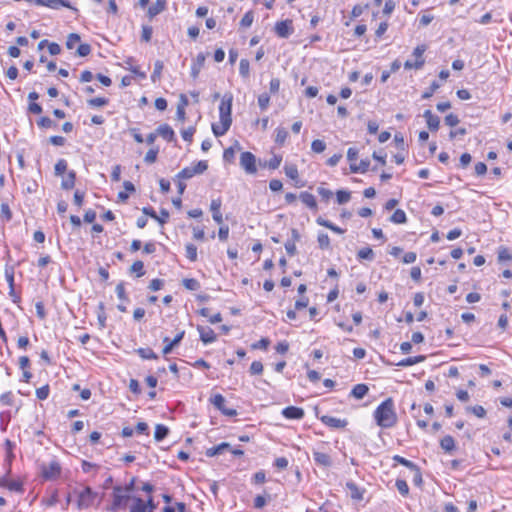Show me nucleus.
<instances>
[{"label": "nucleus", "mask_w": 512, "mask_h": 512, "mask_svg": "<svg viewBox=\"0 0 512 512\" xmlns=\"http://www.w3.org/2000/svg\"><path fill=\"white\" fill-rule=\"evenodd\" d=\"M373 417L376 424L383 429H388L395 426L398 417L395 412L393 399L389 397L381 404H379L373 413Z\"/></svg>", "instance_id": "obj_1"}, {"label": "nucleus", "mask_w": 512, "mask_h": 512, "mask_svg": "<svg viewBox=\"0 0 512 512\" xmlns=\"http://www.w3.org/2000/svg\"><path fill=\"white\" fill-rule=\"evenodd\" d=\"M112 496L113 501L111 506L109 507V510L111 512H117L120 509L126 508L128 501L132 499V497L129 494H123V487L119 485L113 488Z\"/></svg>", "instance_id": "obj_2"}, {"label": "nucleus", "mask_w": 512, "mask_h": 512, "mask_svg": "<svg viewBox=\"0 0 512 512\" xmlns=\"http://www.w3.org/2000/svg\"><path fill=\"white\" fill-rule=\"evenodd\" d=\"M97 498V493L94 492L89 486L85 487L79 494L77 500L78 509L90 508Z\"/></svg>", "instance_id": "obj_3"}, {"label": "nucleus", "mask_w": 512, "mask_h": 512, "mask_svg": "<svg viewBox=\"0 0 512 512\" xmlns=\"http://www.w3.org/2000/svg\"><path fill=\"white\" fill-rule=\"evenodd\" d=\"M240 165L248 174L257 172L256 157L251 152H242L240 155Z\"/></svg>", "instance_id": "obj_4"}, {"label": "nucleus", "mask_w": 512, "mask_h": 512, "mask_svg": "<svg viewBox=\"0 0 512 512\" xmlns=\"http://www.w3.org/2000/svg\"><path fill=\"white\" fill-rule=\"evenodd\" d=\"M232 101H233L232 94H225L223 96L220 106H219L220 120L227 119L228 121L232 122V117H231Z\"/></svg>", "instance_id": "obj_5"}, {"label": "nucleus", "mask_w": 512, "mask_h": 512, "mask_svg": "<svg viewBox=\"0 0 512 512\" xmlns=\"http://www.w3.org/2000/svg\"><path fill=\"white\" fill-rule=\"evenodd\" d=\"M210 401L225 416L234 417L238 414L236 409L226 407V400L221 394L214 395Z\"/></svg>", "instance_id": "obj_6"}, {"label": "nucleus", "mask_w": 512, "mask_h": 512, "mask_svg": "<svg viewBox=\"0 0 512 512\" xmlns=\"http://www.w3.org/2000/svg\"><path fill=\"white\" fill-rule=\"evenodd\" d=\"M293 32V22L290 19L279 21L275 24V33L280 38H288Z\"/></svg>", "instance_id": "obj_7"}, {"label": "nucleus", "mask_w": 512, "mask_h": 512, "mask_svg": "<svg viewBox=\"0 0 512 512\" xmlns=\"http://www.w3.org/2000/svg\"><path fill=\"white\" fill-rule=\"evenodd\" d=\"M61 473L60 464L56 461L50 462L48 465L43 466L42 476L47 480H53L59 477Z\"/></svg>", "instance_id": "obj_8"}, {"label": "nucleus", "mask_w": 512, "mask_h": 512, "mask_svg": "<svg viewBox=\"0 0 512 512\" xmlns=\"http://www.w3.org/2000/svg\"><path fill=\"white\" fill-rule=\"evenodd\" d=\"M281 414L289 420H301L305 416V411L300 407L288 406L281 411Z\"/></svg>", "instance_id": "obj_9"}, {"label": "nucleus", "mask_w": 512, "mask_h": 512, "mask_svg": "<svg viewBox=\"0 0 512 512\" xmlns=\"http://www.w3.org/2000/svg\"><path fill=\"white\" fill-rule=\"evenodd\" d=\"M321 422L326 426L334 429L345 428L348 424L346 419H340L329 415H324L320 418Z\"/></svg>", "instance_id": "obj_10"}, {"label": "nucleus", "mask_w": 512, "mask_h": 512, "mask_svg": "<svg viewBox=\"0 0 512 512\" xmlns=\"http://www.w3.org/2000/svg\"><path fill=\"white\" fill-rule=\"evenodd\" d=\"M197 330L200 335V340L204 344H211L216 341V334L210 327H203L201 325H198Z\"/></svg>", "instance_id": "obj_11"}, {"label": "nucleus", "mask_w": 512, "mask_h": 512, "mask_svg": "<svg viewBox=\"0 0 512 512\" xmlns=\"http://www.w3.org/2000/svg\"><path fill=\"white\" fill-rule=\"evenodd\" d=\"M184 335H185V331L183 330V331L179 332L174 337L173 340H170L169 337H164L163 342L165 343V346L162 350L163 354L168 355L169 353H171L173 348L175 346H177L182 341V339L184 338Z\"/></svg>", "instance_id": "obj_12"}, {"label": "nucleus", "mask_w": 512, "mask_h": 512, "mask_svg": "<svg viewBox=\"0 0 512 512\" xmlns=\"http://www.w3.org/2000/svg\"><path fill=\"white\" fill-rule=\"evenodd\" d=\"M206 55L204 53H198L191 65V76L196 79L204 66Z\"/></svg>", "instance_id": "obj_13"}, {"label": "nucleus", "mask_w": 512, "mask_h": 512, "mask_svg": "<svg viewBox=\"0 0 512 512\" xmlns=\"http://www.w3.org/2000/svg\"><path fill=\"white\" fill-rule=\"evenodd\" d=\"M423 117L426 119L427 126L431 131H437L439 129L440 118L434 115L431 110H425Z\"/></svg>", "instance_id": "obj_14"}, {"label": "nucleus", "mask_w": 512, "mask_h": 512, "mask_svg": "<svg viewBox=\"0 0 512 512\" xmlns=\"http://www.w3.org/2000/svg\"><path fill=\"white\" fill-rule=\"evenodd\" d=\"M221 205H222V202H221V199L218 198V199H213L211 201V204H210V210L212 212V217H213V220L217 223V224H221L223 222V217H222V213L220 211V208H221Z\"/></svg>", "instance_id": "obj_15"}, {"label": "nucleus", "mask_w": 512, "mask_h": 512, "mask_svg": "<svg viewBox=\"0 0 512 512\" xmlns=\"http://www.w3.org/2000/svg\"><path fill=\"white\" fill-rule=\"evenodd\" d=\"M157 135L161 136L163 139H165L168 142L175 141V133L173 129L168 124H162L160 125L157 130Z\"/></svg>", "instance_id": "obj_16"}, {"label": "nucleus", "mask_w": 512, "mask_h": 512, "mask_svg": "<svg viewBox=\"0 0 512 512\" xmlns=\"http://www.w3.org/2000/svg\"><path fill=\"white\" fill-rule=\"evenodd\" d=\"M299 198L302 201V203L305 204L311 210H314V211L318 210L317 201L313 194H311L307 191H304V192L300 193Z\"/></svg>", "instance_id": "obj_17"}, {"label": "nucleus", "mask_w": 512, "mask_h": 512, "mask_svg": "<svg viewBox=\"0 0 512 512\" xmlns=\"http://www.w3.org/2000/svg\"><path fill=\"white\" fill-rule=\"evenodd\" d=\"M313 459L315 463L319 466L330 467L332 465L331 457L324 452L314 451Z\"/></svg>", "instance_id": "obj_18"}, {"label": "nucleus", "mask_w": 512, "mask_h": 512, "mask_svg": "<svg viewBox=\"0 0 512 512\" xmlns=\"http://www.w3.org/2000/svg\"><path fill=\"white\" fill-rule=\"evenodd\" d=\"M5 279L9 285V294L10 296L14 295V274L15 268L13 265L6 264L4 268Z\"/></svg>", "instance_id": "obj_19"}, {"label": "nucleus", "mask_w": 512, "mask_h": 512, "mask_svg": "<svg viewBox=\"0 0 512 512\" xmlns=\"http://www.w3.org/2000/svg\"><path fill=\"white\" fill-rule=\"evenodd\" d=\"M232 122L225 120H220L219 124H212V131L216 137L223 136L229 130Z\"/></svg>", "instance_id": "obj_20"}, {"label": "nucleus", "mask_w": 512, "mask_h": 512, "mask_svg": "<svg viewBox=\"0 0 512 512\" xmlns=\"http://www.w3.org/2000/svg\"><path fill=\"white\" fill-rule=\"evenodd\" d=\"M231 446L227 442H222L216 446H213L211 448H208L205 452L207 457H214L217 455L222 454L226 450H230Z\"/></svg>", "instance_id": "obj_21"}, {"label": "nucleus", "mask_w": 512, "mask_h": 512, "mask_svg": "<svg viewBox=\"0 0 512 512\" xmlns=\"http://www.w3.org/2000/svg\"><path fill=\"white\" fill-rule=\"evenodd\" d=\"M440 447L446 452V453H449L451 454L455 449H456V445H455V441H454V438L450 435H446L444 436L441 440H440Z\"/></svg>", "instance_id": "obj_22"}, {"label": "nucleus", "mask_w": 512, "mask_h": 512, "mask_svg": "<svg viewBox=\"0 0 512 512\" xmlns=\"http://www.w3.org/2000/svg\"><path fill=\"white\" fill-rule=\"evenodd\" d=\"M166 8V1L165 0H156V3L151 5L148 8V16L149 18H153L156 15L160 14L162 11H164Z\"/></svg>", "instance_id": "obj_23"}, {"label": "nucleus", "mask_w": 512, "mask_h": 512, "mask_svg": "<svg viewBox=\"0 0 512 512\" xmlns=\"http://www.w3.org/2000/svg\"><path fill=\"white\" fill-rule=\"evenodd\" d=\"M35 4L49 8H57L58 6L70 7L69 3L63 0H35Z\"/></svg>", "instance_id": "obj_24"}, {"label": "nucleus", "mask_w": 512, "mask_h": 512, "mask_svg": "<svg viewBox=\"0 0 512 512\" xmlns=\"http://www.w3.org/2000/svg\"><path fill=\"white\" fill-rule=\"evenodd\" d=\"M316 223L320 226H323V227H326L328 229H330L331 231L337 233V234H343L345 231L344 229L334 225L332 222H330L329 220H326L324 219L323 217L319 216L317 219H316Z\"/></svg>", "instance_id": "obj_25"}, {"label": "nucleus", "mask_w": 512, "mask_h": 512, "mask_svg": "<svg viewBox=\"0 0 512 512\" xmlns=\"http://www.w3.org/2000/svg\"><path fill=\"white\" fill-rule=\"evenodd\" d=\"M346 486H347L348 490L350 491V495H351L352 499H355L358 501L363 499L364 490L360 489L354 482H348L346 484Z\"/></svg>", "instance_id": "obj_26"}, {"label": "nucleus", "mask_w": 512, "mask_h": 512, "mask_svg": "<svg viewBox=\"0 0 512 512\" xmlns=\"http://www.w3.org/2000/svg\"><path fill=\"white\" fill-rule=\"evenodd\" d=\"M425 358L426 357L424 355L408 357V358H405V359L401 360L396 365L399 366V367H408V366H412V365H415L417 363L423 362L425 360Z\"/></svg>", "instance_id": "obj_27"}, {"label": "nucleus", "mask_w": 512, "mask_h": 512, "mask_svg": "<svg viewBox=\"0 0 512 512\" xmlns=\"http://www.w3.org/2000/svg\"><path fill=\"white\" fill-rule=\"evenodd\" d=\"M75 180H76V173H75V171L70 170L67 173V177L65 179H63L61 182L62 189H64V190L72 189L75 185Z\"/></svg>", "instance_id": "obj_28"}, {"label": "nucleus", "mask_w": 512, "mask_h": 512, "mask_svg": "<svg viewBox=\"0 0 512 512\" xmlns=\"http://www.w3.org/2000/svg\"><path fill=\"white\" fill-rule=\"evenodd\" d=\"M169 434V428L163 424H157L155 427L154 438L157 442L165 439Z\"/></svg>", "instance_id": "obj_29"}, {"label": "nucleus", "mask_w": 512, "mask_h": 512, "mask_svg": "<svg viewBox=\"0 0 512 512\" xmlns=\"http://www.w3.org/2000/svg\"><path fill=\"white\" fill-rule=\"evenodd\" d=\"M369 391L366 384H357L351 390V395L356 399H362Z\"/></svg>", "instance_id": "obj_30"}, {"label": "nucleus", "mask_w": 512, "mask_h": 512, "mask_svg": "<svg viewBox=\"0 0 512 512\" xmlns=\"http://www.w3.org/2000/svg\"><path fill=\"white\" fill-rule=\"evenodd\" d=\"M136 353L145 360L158 359L157 354L151 348H138Z\"/></svg>", "instance_id": "obj_31"}, {"label": "nucleus", "mask_w": 512, "mask_h": 512, "mask_svg": "<svg viewBox=\"0 0 512 512\" xmlns=\"http://www.w3.org/2000/svg\"><path fill=\"white\" fill-rule=\"evenodd\" d=\"M163 68H164V64H163L162 61L157 60L154 63V70H153V72L151 74V81L153 83H156L157 81L160 80Z\"/></svg>", "instance_id": "obj_32"}, {"label": "nucleus", "mask_w": 512, "mask_h": 512, "mask_svg": "<svg viewBox=\"0 0 512 512\" xmlns=\"http://www.w3.org/2000/svg\"><path fill=\"white\" fill-rule=\"evenodd\" d=\"M390 221L395 224H404L407 221L406 213L402 209H397L391 215Z\"/></svg>", "instance_id": "obj_33"}, {"label": "nucleus", "mask_w": 512, "mask_h": 512, "mask_svg": "<svg viewBox=\"0 0 512 512\" xmlns=\"http://www.w3.org/2000/svg\"><path fill=\"white\" fill-rule=\"evenodd\" d=\"M133 504L130 507V512H147L145 508V501L139 497H133Z\"/></svg>", "instance_id": "obj_34"}, {"label": "nucleus", "mask_w": 512, "mask_h": 512, "mask_svg": "<svg viewBox=\"0 0 512 512\" xmlns=\"http://www.w3.org/2000/svg\"><path fill=\"white\" fill-rule=\"evenodd\" d=\"M239 74L243 79L250 76V63L247 59H241L239 63Z\"/></svg>", "instance_id": "obj_35"}, {"label": "nucleus", "mask_w": 512, "mask_h": 512, "mask_svg": "<svg viewBox=\"0 0 512 512\" xmlns=\"http://www.w3.org/2000/svg\"><path fill=\"white\" fill-rule=\"evenodd\" d=\"M357 257L359 260L372 261L374 259V252L370 247H364L358 251Z\"/></svg>", "instance_id": "obj_36"}, {"label": "nucleus", "mask_w": 512, "mask_h": 512, "mask_svg": "<svg viewBox=\"0 0 512 512\" xmlns=\"http://www.w3.org/2000/svg\"><path fill=\"white\" fill-rule=\"evenodd\" d=\"M275 142L283 145L288 137V131L284 127H278L275 130Z\"/></svg>", "instance_id": "obj_37"}, {"label": "nucleus", "mask_w": 512, "mask_h": 512, "mask_svg": "<svg viewBox=\"0 0 512 512\" xmlns=\"http://www.w3.org/2000/svg\"><path fill=\"white\" fill-rule=\"evenodd\" d=\"M0 219L5 222H9L12 219V211L8 203L1 204Z\"/></svg>", "instance_id": "obj_38"}, {"label": "nucleus", "mask_w": 512, "mask_h": 512, "mask_svg": "<svg viewBox=\"0 0 512 512\" xmlns=\"http://www.w3.org/2000/svg\"><path fill=\"white\" fill-rule=\"evenodd\" d=\"M130 272L135 273L137 277H142L145 274L143 262L140 260L135 261L130 267Z\"/></svg>", "instance_id": "obj_39"}, {"label": "nucleus", "mask_w": 512, "mask_h": 512, "mask_svg": "<svg viewBox=\"0 0 512 512\" xmlns=\"http://www.w3.org/2000/svg\"><path fill=\"white\" fill-rule=\"evenodd\" d=\"M183 286L191 291H196L200 288V283L197 279L194 278H185L182 281Z\"/></svg>", "instance_id": "obj_40"}, {"label": "nucleus", "mask_w": 512, "mask_h": 512, "mask_svg": "<svg viewBox=\"0 0 512 512\" xmlns=\"http://www.w3.org/2000/svg\"><path fill=\"white\" fill-rule=\"evenodd\" d=\"M185 250H186V257L191 262H195L197 260V247L192 243H188L185 246Z\"/></svg>", "instance_id": "obj_41"}, {"label": "nucleus", "mask_w": 512, "mask_h": 512, "mask_svg": "<svg viewBox=\"0 0 512 512\" xmlns=\"http://www.w3.org/2000/svg\"><path fill=\"white\" fill-rule=\"evenodd\" d=\"M282 162V156L274 154L272 158H270L266 163L265 166L268 167L270 170L277 169Z\"/></svg>", "instance_id": "obj_42"}, {"label": "nucleus", "mask_w": 512, "mask_h": 512, "mask_svg": "<svg viewBox=\"0 0 512 512\" xmlns=\"http://www.w3.org/2000/svg\"><path fill=\"white\" fill-rule=\"evenodd\" d=\"M395 486H396L398 492L402 496H404V497L408 496V494H409V486H408V484H407V482L405 480L397 479L396 482H395Z\"/></svg>", "instance_id": "obj_43"}, {"label": "nucleus", "mask_w": 512, "mask_h": 512, "mask_svg": "<svg viewBox=\"0 0 512 512\" xmlns=\"http://www.w3.org/2000/svg\"><path fill=\"white\" fill-rule=\"evenodd\" d=\"M284 172H285L286 176L292 180H296L299 175L297 166L294 164L285 165Z\"/></svg>", "instance_id": "obj_44"}, {"label": "nucleus", "mask_w": 512, "mask_h": 512, "mask_svg": "<svg viewBox=\"0 0 512 512\" xmlns=\"http://www.w3.org/2000/svg\"><path fill=\"white\" fill-rule=\"evenodd\" d=\"M337 203L342 205L350 201L351 193L345 190H338L336 192Z\"/></svg>", "instance_id": "obj_45"}, {"label": "nucleus", "mask_w": 512, "mask_h": 512, "mask_svg": "<svg viewBox=\"0 0 512 512\" xmlns=\"http://www.w3.org/2000/svg\"><path fill=\"white\" fill-rule=\"evenodd\" d=\"M317 241L319 244V247L321 249H329L330 248V238L326 233H319L317 237Z\"/></svg>", "instance_id": "obj_46"}, {"label": "nucleus", "mask_w": 512, "mask_h": 512, "mask_svg": "<svg viewBox=\"0 0 512 512\" xmlns=\"http://www.w3.org/2000/svg\"><path fill=\"white\" fill-rule=\"evenodd\" d=\"M195 176L192 166L183 168L177 175L178 180H186Z\"/></svg>", "instance_id": "obj_47"}, {"label": "nucleus", "mask_w": 512, "mask_h": 512, "mask_svg": "<svg viewBox=\"0 0 512 512\" xmlns=\"http://www.w3.org/2000/svg\"><path fill=\"white\" fill-rule=\"evenodd\" d=\"M498 260L499 262H506L512 260V254L510 250L506 247H500L498 251Z\"/></svg>", "instance_id": "obj_48"}, {"label": "nucleus", "mask_w": 512, "mask_h": 512, "mask_svg": "<svg viewBox=\"0 0 512 512\" xmlns=\"http://www.w3.org/2000/svg\"><path fill=\"white\" fill-rule=\"evenodd\" d=\"M108 102H109V99L104 98V97L91 98L87 101V103L90 107H102V106L107 105Z\"/></svg>", "instance_id": "obj_49"}, {"label": "nucleus", "mask_w": 512, "mask_h": 512, "mask_svg": "<svg viewBox=\"0 0 512 512\" xmlns=\"http://www.w3.org/2000/svg\"><path fill=\"white\" fill-rule=\"evenodd\" d=\"M270 103V96L267 93H262L258 96V105L262 111L266 110Z\"/></svg>", "instance_id": "obj_50"}, {"label": "nucleus", "mask_w": 512, "mask_h": 512, "mask_svg": "<svg viewBox=\"0 0 512 512\" xmlns=\"http://www.w3.org/2000/svg\"><path fill=\"white\" fill-rule=\"evenodd\" d=\"M393 460L409 469H413V468H416V464L413 463L412 461L400 456V455H395L393 456Z\"/></svg>", "instance_id": "obj_51"}, {"label": "nucleus", "mask_w": 512, "mask_h": 512, "mask_svg": "<svg viewBox=\"0 0 512 512\" xmlns=\"http://www.w3.org/2000/svg\"><path fill=\"white\" fill-rule=\"evenodd\" d=\"M55 175H63L67 170V161L65 159H59L55 164Z\"/></svg>", "instance_id": "obj_52"}, {"label": "nucleus", "mask_w": 512, "mask_h": 512, "mask_svg": "<svg viewBox=\"0 0 512 512\" xmlns=\"http://www.w3.org/2000/svg\"><path fill=\"white\" fill-rule=\"evenodd\" d=\"M37 124L39 127H42V128H54L57 126V124L52 120L50 119L49 117H41L38 121H37Z\"/></svg>", "instance_id": "obj_53"}, {"label": "nucleus", "mask_w": 512, "mask_h": 512, "mask_svg": "<svg viewBox=\"0 0 512 512\" xmlns=\"http://www.w3.org/2000/svg\"><path fill=\"white\" fill-rule=\"evenodd\" d=\"M192 168L195 175L202 174L208 169V162L206 160L198 161Z\"/></svg>", "instance_id": "obj_54"}, {"label": "nucleus", "mask_w": 512, "mask_h": 512, "mask_svg": "<svg viewBox=\"0 0 512 512\" xmlns=\"http://www.w3.org/2000/svg\"><path fill=\"white\" fill-rule=\"evenodd\" d=\"M311 149L315 153H322L326 149V144L323 140L316 139L312 142Z\"/></svg>", "instance_id": "obj_55"}, {"label": "nucleus", "mask_w": 512, "mask_h": 512, "mask_svg": "<svg viewBox=\"0 0 512 512\" xmlns=\"http://www.w3.org/2000/svg\"><path fill=\"white\" fill-rule=\"evenodd\" d=\"M253 20H254L253 12L252 11H248L242 17V19L240 21V25L242 27H250L252 25V23H253Z\"/></svg>", "instance_id": "obj_56"}, {"label": "nucleus", "mask_w": 512, "mask_h": 512, "mask_svg": "<svg viewBox=\"0 0 512 512\" xmlns=\"http://www.w3.org/2000/svg\"><path fill=\"white\" fill-rule=\"evenodd\" d=\"M158 148H151L145 155L144 161L148 164H152L156 161L158 155Z\"/></svg>", "instance_id": "obj_57"}, {"label": "nucleus", "mask_w": 512, "mask_h": 512, "mask_svg": "<svg viewBox=\"0 0 512 512\" xmlns=\"http://www.w3.org/2000/svg\"><path fill=\"white\" fill-rule=\"evenodd\" d=\"M50 393V387L49 385H44L36 390V397L39 400H45L48 398Z\"/></svg>", "instance_id": "obj_58"}, {"label": "nucleus", "mask_w": 512, "mask_h": 512, "mask_svg": "<svg viewBox=\"0 0 512 512\" xmlns=\"http://www.w3.org/2000/svg\"><path fill=\"white\" fill-rule=\"evenodd\" d=\"M115 292L117 294V297L122 301H128V297L125 291V285L124 282H120L117 284Z\"/></svg>", "instance_id": "obj_59"}, {"label": "nucleus", "mask_w": 512, "mask_h": 512, "mask_svg": "<svg viewBox=\"0 0 512 512\" xmlns=\"http://www.w3.org/2000/svg\"><path fill=\"white\" fill-rule=\"evenodd\" d=\"M80 41V36L76 33H71L67 37L66 47L68 49H73L75 45Z\"/></svg>", "instance_id": "obj_60"}, {"label": "nucleus", "mask_w": 512, "mask_h": 512, "mask_svg": "<svg viewBox=\"0 0 512 512\" xmlns=\"http://www.w3.org/2000/svg\"><path fill=\"white\" fill-rule=\"evenodd\" d=\"M153 29L151 26L143 25L142 26V35L141 39L142 41L149 42L152 38Z\"/></svg>", "instance_id": "obj_61"}, {"label": "nucleus", "mask_w": 512, "mask_h": 512, "mask_svg": "<svg viewBox=\"0 0 512 512\" xmlns=\"http://www.w3.org/2000/svg\"><path fill=\"white\" fill-rule=\"evenodd\" d=\"M6 488L9 489L10 491H15V492H20V493L23 492L22 483L17 480H8V485Z\"/></svg>", "instance_id": "obj_62"}, {"label": "nucleus", "mask_w": 512, "mask_h": 512, "mask_svg": "<svg viewBox=\"0 0 512 512\" xmlns=\"http://www.w3.org/2000/svg\"><path fill=\"white\" fill-rule=\"evenodd\" d=\"M440 87V84L437 82V81H433L430 85V88L428 90H426L423 94H422V98L423 99H429L430 97H432V95L434 94V92L439 89Z\"/></svg>", "instance_id": "obj_63"}, {"label": "nucleus", "mask_w": 512, "mask_h": 512, "mask_svg": "<svg viewBox=\"0 0 512 512\" xmlns=\"http://www.w3.org/2000/svg\"><path fill=\"white\" fill-rule=\"evenodd\" d=\"M91 52V46L88 43H82L77 48V55L80 57H85L89 55Z\"/></svg>", "instance_id": "obj_64"}]
</instances>
